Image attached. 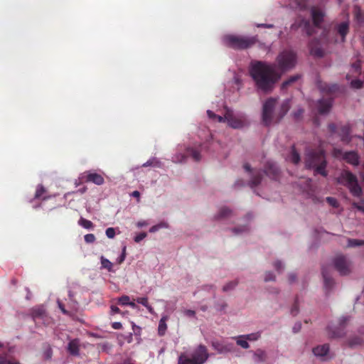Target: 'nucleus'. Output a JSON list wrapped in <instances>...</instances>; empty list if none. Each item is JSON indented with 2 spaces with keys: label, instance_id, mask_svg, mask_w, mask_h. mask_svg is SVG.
Masks as SVG:
<instances>
[{
  "label": "nucleus",
  "instance_id": "nucleus-51",
  "mask_svg": "<svg viewBox=\"0 0 364 364\" xmlns=\"http://www.w3.org/2000/svg\"><path fill=\"white\" fill-rule=\"evenodd\" d=\"M158 164H159V162L155 159H151V160H149L147 161L146 163H144L143 164V166L144 167H147V166H157Z\"/></svg>",
  "mask_w": 364,
  "mask_h": 364
},
{
  "label": "nucleus",
  "instance_id": "nucleus-20",
  "mask_svg": "<svg viewBox=\"0 0 364 364\" xmlns=\"http://www.w3.org/2000/svg\"><path fill=\"white\" fill-rule=\"evenodd\" d=\"M253 353V360L257 363H264L267 360V353L261 349L258 348L255 351L252 352Z\"/></svg>",
  "mask_w": 364,
  "mask_h": 364
},
{
  "label": "nucleus",
  "instance_id": "nucleus-4",
  "mask_svg": "<svg viewBox=\"0 0 364 364\" xmlns=\"http://www.w3.org/2000/svg\"><path fill=\"white\" fill-rule=\"evenodd\" d=\"M319 90L329 97L322 98L317 102L318 112L321 114H327L330 112L333 104V96L340 92L341 87L337 84L320 83Z\"/></svg>",
  "mask_w": 364,
  "mask_h": 364
},
{
  "label": "nucleus",
  "instance_id": "nucleus-19",
  "mask_svg": "<svg viewBox=\"0 0 364 364\" xmlns=\"http://www.w3.org/2000/svg\"><path fill=\"white\" fill-rule=\"evenodd\" d=\"M350 126L349 124H345L341 127L339 129V135L341 141L345 143H349L350 141Z\"/></svg>",
  "mask_w": 364,
  "mask_h": 364
},
{
  "label": "nucleus",
  "instance_id": "nucleus-18",
  "mask_svg": "<svg viewBox=\"0 0 364 364\" xmlns=\"http://www.w3.org/2000/svg\"><path fill=\"white\" fill-rule=\"evenodd\" d=\"M85 182H92L96 185H102L104 183V178L97 173H88L83 176Z\"/></svg>",
  "mask_w": 364,
  "mask_h": 364
},
{
  "label": "nucleus",
  "instance_id": "nucleus-42",
  "mask_svg": "<svg viewBox=\"0 0 364 364\" xmlns=\"http://www.w3.org/2000/svg\"><path fill=\"white\" fill-rule=\"evenodd\" d=\"M163 228H168V225L166 223H161L159 224L152 226L150 228L149 232H155L158 231L159 229Z\"/></svg>",
  "mask_w": 364,
  "mask_h": 364
},
{
  "label": "nucleus",
  "instance_id": "nucleus-23",
  "mask_svg": "<svg viewBox=\"0 0 364 364\" xmlns=\"http://www.w3.org/2000/svg\"><path fill=\"white\" fill-rule=\"evenodd\" d=\"M322 275L323 277L324 281V287L327 291H330L333 285H334V280L333 279L328 275L326 270L323 268L322 269Z\"/></svg>",
  "mask_w": 364,
  "mask_h": 364
},
{
  "label": "nucleus",
  "instance_id": "nucleus-17",
  "mask_svg": "<svg viewBox=\"0 0 364 364\" xmlns=\"http://www.w3.org/2000/svg\"><path fill=\"white\" fill-rule=\"evenodd\" d=\"M264 173L270 178L276 179L279 176V169L275 163L267 161L264 166Z\"/></svg>",
  "mask_w": 364,
  "mask_h": 364
},
{
  "label": "nucleus",
  "instance_id": "nucleus-32",
  "mask_svg": "<svg viewBox=\"0 0 364 364\" xmlns=\"http://www.w3.org/2000/svg\"><path fill=\"white\" fill-rule=\"evenodd\" d=\"M290 161L294 164H297L300 161V155L296 151L294 146L291 147Z\"/></svg>",
  "mask_w": 364,
  "mask_h": 364
},
{
  "label": "nucleus",
  "instance_id": "nucleus-63",
  "mask_svg": "<svg viewBox=\"0 0 364 364\" xmlns=\"http://www.w3.org/2000/svg\"><path fill=\"white\" fill-rule=\"evenodd\" d=\"M304 110L303 109H299L296 112L294 113L295 118L298 119L299 118L301 114H303Z\"/></svg>",
  "mask_w": 364,
  "mask_h": 364
},
{
  "label": "nucleus",
  "instance_id": "nucleus-1",
  "mask_svg": "<svg viewBox=\"0 0 364 364\" xmlns=\"http://www.w3.org/2000/svg\"><path fill=\"white\" fill-rule=\"evenodd\" d=\"M275 65L263 61L252 63L250 74L258 91L264 94L272 92L281 75L276 71Z\"/></svg>",
  "mask_w": 364,
  "mask_h": 364
},
{
  "label": "nucleus",
  "instance_id": "nucleus-48",
  "mask_svg": "<svg viewBox=\"0 0 364 364\" xmlns=\"http://www.w3.org/2000/svg\"><path fill=\"white\" fill-rule=\"evenodd\" d=\"M129 297L128 296H122L120 298H119V304L121 305H128L129 304Z\"/></svg>",
  "mask_w": 364,
  "mask_h": 364
},
{
  "label": "nucleus",
  "instance_id": "nucleus-28",
  "mask_svg": "<svg viewBox=\"0 0 364 364\" xmlns=\"http://www.w3.org/2000/svg\"><path fill=\"white\" fill-rule=\"evenodd\" d=\"M299 78H300L299 75H295L291 76L287 80H285L282 82L281 89L282 90H287L290 85H291L294 82L297 81Z\"/></svg>",
  "mask_w": 364,
  "mask_h": 364
},
{
  "label": "nucleus",
  "instance_id": "nucleus-27",
  "mask_svg": "<svg viewBox=\"0 0 364 364\" xmlns=\"http://www.w3.org/2000/svg\"><path fill=\"white\" fill-rule=\"evenodd\" d=\"M187 154L191 156L195 161H199L201 159L200 150L196 148H188L187 149Z\"/></svg>",
  "mask_w": 364,
  "mask_h": 364
},
{
  "label": "nucleus",
  "instance_id": "nucleus-21",
  "mask_svg": "<svg viewBox=\"0 0 364 364\" xmlns=\"http://www.w3.org/2000/svg\"><path fill=\"white\" fill-rule=\"evenodd\" d=\"M68 350L72 355H78L80 351V343L78 339L70 341L68 346Z\"/></svg>",
  "mask_w": 364,
  "mask_h": 364
},
{
  "label": "nucleus",
  "instance_id": "nucleus-35",
  "mask_svg": "<svg viewBox=\"0 0 364 364\" xmlns=\"http://www.w3.org/2000/svg\"><path fill=\"white\" fill-rule=\"evenodd\" d=\"M237 284H238L237 280L231 281L223 286V291L225 292H227L230 290H232L237 287Z\"/></svg>",
  "mask_w": 364,
  "mask_h": 364
},
{
  "label": "nucleus",
  "instance_id": "nucleus-38",
  "mask_svg": "<svg viewBox=\"0 0 364 364\" xmlns=\"http://www.w3.org/2000/svg\"><path fill=\"white\" fill-rule=\"evenodd\" d=\"M46 192V188L43 185H38L36 188V191L35 193V198L39 199L43 197V195Z\"/></svg>",
  "mask_w": 364,
  "mask_h": 364
},
{
  "label": "nucleus",
  "instance_id": "nucleus-49",
  "mask_svg": "<svg viewBox=\"0 0 364 364\" xmlns=\"http://www.w3.org/2000/svg\"><path fill=\"white\" fill-rule=\"evenodd\" d=\"M298 312H299V306H298V301L296 299L293 306L291 307V314L293 316H296L298 314Z\"/></svg>",
  "mask_w": 364,
  "mask_h": 364
},
{
  "label": "nucleus",
  "instance_id": "nucleus-11",
  "mask_svg": "<svg viewBox=\"0 0 364 364\" xmlns=\"http://www.w3.org/2000/svg\"><path fill=\"white\" fill-rule=\"evenodd\" d=\"M349 320V316H342L339 318L337 326H328L327 327L328 336L331 338L343 337L346 334L344 330Z\"/></svg>",
  "mask_w": 364,
  "mask_h": 364
},
{
  "label": "nucleus",
  "instance_id": "nucleus-50",
  "mask_svg": "<svg viewBox=\"0 0 364 364\" xmlns=\"http://www.w3.org/2000/svg\"><path fill=\"white\" fill-rule=\"evenodd\" d=\"M274 279H275V276L272 272H266L265 277H264L265 282L273 281Z\"/></svg>",
  "mask_w": 364,
  "mask_h": 364
},
{
  "label": "nucleus",
  "instance_id": "nucleus-56",
  "mask_svg": "<svg viewBox=\"0 0 364 364\" xmlns=\"http://www.w3.org/2000/svg\"><path fill=\"white\" fill-rule=\"evenodd\" d=\"M112 327L113 329L119 330L122 328V324L120 322H114L112 323Z\"/></svg>",
  "mask_w": 364,
  "mask_h": 364
},
{
  "label": "nucleus",
  "instance_id": "nucleus-43",
  "mask_svg": "<svg viewBox=\"0 0 364 364\" xmlns=\"http://www.w3.org/2000/svg\"><path fill=\"white\" fill-rule=\"evenodd\" d=\"M351 67H352L353 70H354V72H355L357 73H360V70H361L360 60H358L355 62H354L353 63H352Z\"/></svg>",
  "mask_w": 364,
  "mask_h": 364
},
{
  "label": "nucleus",
  "instance_id": "nucleus-64",
  "mask_svg": "<svg viewBox=\"0 0 364 364\" xmlns=\"http://www.w3.org/2000/svg\"><path fill=\"white\" fill-rule=\"evenodd\" d=\"M295 279H296V275L294 274H289V281L290 283L294 282L295 281Z\"/></svg>",
  "mask_w": 364,
  "mask_h": 364
},
{
  "label": "nucleus",
  "instance_id": "nucleus-31",
  "mask_svg": "<svg viewBox=\"0 0 364 364\" xmlns=\"http://www.w3.org/2000/svg\"><path fill=\"white\" fill-rule=\"evenodd\" d=\"M136 301L138 303V304H140L141 305H143L144 306H145L147 310L149 311V313L151 314H153L154 313V309L153 307L149 304V301H148V299L147 297H138L136 299Z\"/></svg>",
  "mask_w": 364,
  "mask_h": 364
},
{
  "label": "nucleus",
  "instance_id": "nucleus-5",
  "mask_svg": "<svg viewBox=\"0 0 364 364\" xmlns=\"http://www.w3.org/2000/svg\"><path fill=\"white\" fill-rule=\"evenodd\" d=\"M224 43L228 47L235 50H245L255 46L258 42L257 36H245L227 35L224 37Z\"/></svg>",
  "mask_w": 364,
  "mask_h": 364
},
{
  "label": "nucleus",
  "instance_id": "nucleus-47",
  "mask_svg": "<svg viewBox=\"0 0 364 364\" xmlns=\"http://www.w3.org/2000/svg\"><path fill=\"white\" fill-rule=\"evenodd\" d=\"M326 201L328 202V203L330 205H331L333 208H337L338 206V203L337 200L334 198L327 197Z\"/></svg>",
  "mask_w": 364,
  "mask_h": 364
},
{
  "label": "nucleus",
  "instance_id": "nucleus-55",
  "mask_svg": "<svg viewBox=\"0 0 364 364\" xmlns=\"http://www.w3.org/2000/svg\"><path fill=\"white\" fill-rule=\"evenodd\" d=\"M258 28H272L274 27L273 24L269 23H259L257 25Z\"/></svg>",
  "mask_w": 364,
  "mask_h": 364
},
{
  "label": "nucleus",
  "instance_id": "nucleus-6",
  "mask_svg": "<svg viewBox=\"0 0 364 364\" xmlns=\"http://www.w3.org/2000/svg\"><path fill=\"white\" fill-rule=\"evenodd\" d=\"M209 358L207 348L200 344L192 353L191 357L182 353L178 357V364H203Z\"/></svg>",
  "mask_w": 364,
  "mask_h": 364
},
{
  "label": "nucleus",
  "instance_id": "nucleus-10",
  "mask_svg": "<svg viewBox=\"0 0 364 364\" xmlns=\"http://www.w3.org/2000/svg\"><path fill=\"white\" fill-rule=\"evenodd\" d=\"M333 264L341 275H348L351 272L352 262L345 255H336L333 259Z\"/></svg>",
  "mask_w": 364,
  "mask_h": 364
},
{
  "label": "nucleus",
  "instance_id": "nucleus-58",
  "mask_svg": "<svg viewBox=\"0 0 364 364\" xmlns=\"http://www.w3.org/2000/svg\"><path fill=\"white\" fill-rule=\"evenodd\" d=\"M353 205L357 208L358 210L364 213V205H360L359 203H353Z\"/></svg>",
  "mask_w": 364,
  "mask_h": 364
},
{
  "label": "nucleus",
  "instance_id": "nucleus-46",
  "mask_svg": "<svg viewBox=\"0 0 364 364\" xmlns=\"http://www.w3.org/2000/svg\"><path fill=\"white\" fill-rule=\"evenodd\" d=\"M84 239L87 243H92L95 241L96 237L94 234L90 233L85 235Z\"/></svg>",
  "mask_w": 364,
  "mask_h": 364
},
{
  "label": "nucleus",
  "instance_id": "nucleus-16",
  "mask_svg": "<svg viewBox=\"0 0 364 364\" xmlns=\"http://www.w3.org/2000/svg\"><path fill=\"white\" fill-rule=\"evenodd\" d=\"M343 159L348 164L354 166H358L360 163V157L358 153L353 151L345 152L343 155Z\"/></svg>",
  "mask_w": 364,
  "mask_h": 364
},
{
  "label": "nucleus",
  "instance_id": "nucleus-62",
  "mask_svg": "<svg viewBox=\"0 0 364 364\" xmlns=\"http://www.w3.org/2000/svg\"><path fill=\"white\" fill-rule=\"evenodd\" d=\"M243 168L244 169L247 171V172H251L252 171V168H251V166L246 163L243 165Z\"/></svg>",
  "mask_w": 364,
  "mask_h": 364
},
{
  "label": "nucleus",
  "instance_id": "nucleus-57",
  "mask_svg": "<svg viewBox=\"0 0 364 364\" xmlns=\"http://www.w3.org/2000/svg\"><path fill=\"white\" fill-rule=\"evenodd\" d=\"M184 314L187 316H195L196 312L193 310L187 309L184 311Z\"/></svg>",
  "mask_w": 364,
  "mask_h": 364
},
{
  "label": "nucleus",
  "instance_id": "nucleus-7",
  "mask_svg": "<svg viewBox=\"0 0 364 364\" xmlns=\"http://www.w3.org/2000/svg\"><path fill=\"white\" fill-rule=\"evenodd\" d=\"M338 182L346 186L353 196H361L362 188L358 184L357 177L350 171L343 170L338 178Z\"/></svg>",
  "mask_w": 364,
  "mask_h": 364
},
{
  "label": "nucleus",
  "instance_id": "nucleus-26",
  "mask_svg": "<svg viewBox=\"0 0 364 364\" xmlns=\"http://www.w3.org/2000/svg\"><path fill=\"white\" fill-rule=\"evenodd\" d=\"M262 176L259 171H258L257 173H254L252 175L251 179L249 181L250 186L251 188H255V187L259 186L262 182Z\"/></svg>",
  "mask_w": 364,
  "mask_h": 364
},
{
  "label": "nucleus",
  "instance_id": "nucleus-60",
  "mask_svg": "<svg viewBox=\"0 0 364 364\" xmlns=\"http://www.w3.org/2000/svg\"><path fill=\"white\" fill-rule=\"evenodd\" d=\"M215 120H217L219 122H226L225 114H224V117L217 115V117H215Z\"/></svg>",
  "mask_w": 364,
  "mask_h": 364
},
{
  "label": "nucleus",
  "instance_id": "nucleus-8",
  "mask_svg": "<svg viewBox=\"0 0 364 364\" xmlns=\"http://www.w3.org/2000/svg\"><path fill=\"white\" fill-rule=\"evenodd\" d=\"M311 14L313 21V25L309 20L303 19L301 22V26H303L304 31L307 36H310L315 33V28H320L322 22L323 21L324 13L316 8H313L311 10Z\"/></svg>",
  "mask_w": 364,
  "mask_h": 364
},
{
  "label": "nucleus",
  "instance_id": "nucleus-40",
  "mask_svg": "<svg viewBox=\"0 0 364 364\" xmlns=\"http://www.w3.org/2000/svg\"><path fill=\"white\" fill-rule=\"evenodd\" d=\"M364 245V240H357V239H349L348 240V246L350 247H357Z\"/></svg>",
  "mask_w": 364,
  "mask_h": 364
},
{
  "label": "nucleus",
  "instance_id": "nucleus-9",
  "mask_svg": "<svg viewBox=\"0 0 364 364\" xmlns=\"http://www.w3.org/2000/svg\"><path fill=\"white\" fill-rule=\"evenodd\" d=\"M276 62L277 68L282 72H286L295 67L296 55L292 50H285L278 55Z\"/></svg>",
  "mask_w": 364,
  "mask_h": 364
},
{
  "label": "nucleus",
  "instance_id": "nucleus-44",
  "mask_svg": "<svg viewBox=\"0 0 364 364\" xmlns=\"http://www.w3.org/2000/svg\"><path fill=\"white\" fill-rule=\"evenodd\" d=\"M247 230H248V228L246 225H244V226H242L240 228H232L231 230L234 234L237 235V234L246 232V231H247Z\"/></svg>",
  "mask_w": 364,
  "mask_h": 364
},
{
  "label": "nucleus",
  "instance_id": "nucleus-13",
  "mask_svg": "<svg viewBox=\"0 0 364 364\" xmlns=\"http://www.w3.org/2000/svg\"><path fill=\"white\" fill-rule=\"evenodd\" d=\"M309 48L311 55L321 58L324 55V50L321 46L320 41L318 38H313L309 43Z\"/></svg>",
  "mask_w": 364,
  "mask_h": 364
},
{
  "label": "nucleus",
  "instance_id": "nucleus-59",
  "mask_svg": "<svg viewBox=\"0 0 364 364\" xmlns=\"http://www.w3.org/2000/svg\"><path fill=\"white\" fill-rule=\"evenodd\" d=\"M207 114H208L209 118H210V119H212L213 120H215V117L218 115V114H215L213 112H212L210 110H208L207 111Z\"/></svg>",
  "mask_w": 364,
  "mask_h": 364
},
{
  "label": "nucleus",
  "instance_id": "nucleus-37",
  "mask_svg": "<svg viewBox=\"0 0 364 364\" xmlns=\"http://www.w3.org/2000/svg\"><path fill=\"white\" fill-rule=\"evenodd\" d=\"M0 364H21L16 360H10L7 358V355H0Z\"/></svg>",
  "mask_w": 364,
  "mask_h": 364
},
{
  "label": "nucleus",
  "instance_id": "nucleus-45",
  "mask_svg": "<svg viewBox=\"0 0 364 364\" xmlns=\"http://www.w3.org/2000/svg\"><path fill=\"white\" fill-rule=\"evenodd\" d=\"M105 234L108 238L112 239L116 234L115 229L114 228H108L105 231Z\"/></svg>",
  "mask_w": 364,
  "mask_h": 364
},
{
  "label": "nucleus",
  "instance_id": "nucleus-52",
  "mask_svg": "<svg viewBox=\"0 0 364 364\" xmlns=\"http://www.w3.org/2000/svg\"><path fill=\"white\" fill-rule=\"evenodd\" d=\"M146 232H141L139 234H138L135 237H134V241L136 242H141L142 240H144L146 237Z\"/></svg>",
  "mask_w": 364,
  "mask_h": 364
},
{
  "label": "nucleus",
  "instance_id": "nucleus-2",
  "mask_svg": "<svg viewBox=\"0 0 364 364\" xmlns=\"http://www.w3.org/2000/svg\"><path fill=\"white\" fill-rule=\"evenodd\" d=\"M276 100L274 98H269L263 105L262 110V122L264 125L269 126L272 122H279L284 115L288 112L289 109V102H284L281 107L279 113L277 114L275 120L274 119L273 111L276 105Z\"/></svg>",
  "mask_w": 364,
  "mask_h": 364
},
{
  "label": "nucleus",
  "instance_id": "nucleus-36",
  "mask_svg": "<svg viewBox=\"0 0 364 364\" xmlns=\"http://www.w3.org/2000/svg\"><path fill=\"white\" fill-rule=\"evenodd\" d=\"M101 264L103 268L107 269L109 272L112 271L113 267L112 263L103 256L101 257Z\"/></svg>",
  "mask_w": 364,
  "mask_h": 364
},
{
  "label": "nucleus",
  "instance_id": "nucleus-25",
  "mask_svg": "<svg viewBox=\"0 0 364 364\" xmlns=\"http://www.w3.org/2000/svg\"><path fill=\"white\" fill-rule=\"evenodd\" d=\"M168 319V316L165 315V316H163L159 321V326H158V334L160 336H163L166 333V331L167 330L166 321Z\"/></svg>",
  "mask_w": 364,
  "mask_h": 364
},
{
  "label": "nucleus",
  "instance_id": "nucleus-61",
  "mask_svg": "<svg viewBox=\"0 0 364 364\" xmlns=\"http://www.w3.org/2000/svg\"><path fill=\"white\" fill-rule=\"evenodd\" d=\"M111 311L112 314H119L120 312V309L116 306H111Z\"/></svg>",
  "mask_w": 364,
  "mask_h": 364
},
{
  "label": "nucleus",
  "instance_id": "nucleus-54",
  "mask_svg": "<svg viewBox=\"0 0 364 364\" xmlns=\"http://www.w3.org/2000/svg\"><path fill=\"white\" fill-rule=\"evenodd\" d=\"M328 128L331 133L334 134L336 132L337 127L335 124H333V123L329 124L328 126Z\"/></svg>",
  "mask_w": 364,
  "mask_h": 364
},
{
  "label": "nucleus",
  "instance_id": "nucleus-34",
  "mask_svg": "<svg viewBox=\"0 0 364 364\" xmlns=\"http://www.w3.org/2000/svg\"><path fill=\"white\" fill-rule=\"evenodd\" d=\"M241 337L250 341H257L261 337V333L256 332L250 334L241 335Z\"/></svg>",
  "mask_w": 364,
  "mask_h": 364
},
{
  "label": "nucleus",
  "instance_id": "nucleus-29",
  "mask_svg": "<svg viewBox=\"0 0 364 364\" xmlns=\"http://www.w3.org/2000/svg\"><path fill=\"white\" fill-rule=\"evenodd\" d=\"M363 340L360 336H354L348 341V346L350 348H355L358 346L362 345Z\"/></svg>",
  "mask_w": 364,
  "mask_h": 364
},
{
  "label": "nucleus",
  "instance_id": "nucleus-41",
  "mask_svg": "<svg viewBox=\"0 0 364 364\" xmlns=\"http://www.w3.org/2000/svg\"><path fill=\"white\" fill-rule=\"evenodd\" d=\"M363 81L359 79L353 80L350 82V86L354 89H360L363 87Z\"/></svg>",
  "mask_w": 364,
  "mask_h": 364
},
{
  "label": "nucleus",
  "instance_id": "nucleus-3",
  "mask_svg": "<svg viewBox=\"0 0 364 364\" xmlns=\"http://www.w3.org/2000/svg\"><path fill=\"white\" fill-rule=\"evenodd\" d=\"M326 160L325 152L322 149H315L309 151L305 159V165L308 168H314L316 173L321 174L323 176L328 175L326 171Z\"/></svg>",
  "mask_w": 364,
  "mask_h": 364
},
{
  "label": "nucleus",
  "instance_id": "nucleus-14",
  "mask_svg": "<svg viewBox=\"0 0 364 364\" xmlns=\"http://www.w3.org/2000/svg\"><path fill=\"white\" fill-rule=\"evenodd\" d=\"M212 346L219 353H229L234 350V345L232 343H220L218 341H213Z\"/></svg>",
  "mask_w": 364,
  "mask_h": 364
},
{
  "label": "nucleus",
  "instance_id": "nucleus-24",
  "mask_svg": "<svg viewBox=\"0 0 364 364\" xmlns=\"http://www.w3.org/2000/svg\"><path fill=\"white\" fill-rule=\"evenodd\" d=\"M232 215V210L227 207H222L218 213L215 216V220L229 218Z\"/></svg>",
  "mask_w": 364,
  "mask_h": 364
},
{
  "label": "nucleus",
  "instance_id": "nucleus-53",
  "mask_svg": "<svg viewBox=\"0 0 364 364\" xmlns=\"http://www.w3.org/2000/svg\"><path fill=\"white\" fill-rule=\"evenodd\" d=\"M274 267L276 269L277 271L278 272H281L283 269H284V267H283V264L282 263L281 261H276L274 263Z\"/></svg>",
  "mask_w": 364,
  "mask_h": 364
},
{
  "label": "nucleus",
  "instance_id": "nucleus-15",
  "mask_svg": "<svg viewBox=\"0 0 364 364\" xmlns=\"http://www.w3.org/2000/svg\"><path fill=\"white\" fill-rule=\"evenodd\" d=\"M335 30L336 31V33L341 37V41L345 42L346 37L349 33V22L347 21L338 23L335 26Z\"/></svg>",
  "mask_w": 364,
  "mask_h": 364
},
{
  "label": "nucleus",
  "instance_id": "nucleus-30",
  "mask_svg": "<svg viewBox=\"0 0 364 364\" xmlns=\"http://www.w3.org/2000/svg\"><path fill=\"white\" fill-rule=\"evenodd\" d=\"M45 316V311L41 308L33 309L32 311V317L35 322L39 318H43Z\"/></svg>",
  "mask_w": 364,
  "mask_h": 364
},
{
  "label": "nucleus",
  "instance_id": "nucleus-22",
  "mask_svg": "<svg viewBox=\"0 0 364 364\" xmlns=\"http://www.w3.org/2000/svg\"><path fill=\"white\" fill-rule=\"evenodd\" d=\"M329 351V346L328 344H323L321 346H318L313 348V353L314 355L317 357H324L327 355Z\"/></svg>",
  "mask_w": 364,
  "mask_h": 364
},
{
  "label": "nucleus",
  "instance_id": "nucleus-12",
  "mask_svg": "<svg viewBox=\"0 0 364 364\" xmlns=\"http://www.w3.org/2000/svg\"><path fill=\"white\" fill-rule=\"evenodd\" d=\"M225 119L228 124L232 128L240 129L245 125L244 117L235 115L233 112L228 108H225Z\"/></svg>",
  "mask_w": 364,
  "mask_h": 364
},
{
  "label": "nucleus",
  "instance_id": "nucleus-39",
  "mask_svg": "<svg viewBox=\"0 0 364 364\" xmlns=\"http://www.w3.org/2000/svg\"><path fill=\"white\" fill-rule=\"evenodd\" d=\"M79 224L86 229H90L93 228V223L87 219L81 218L79 220Z\"/></svg>",
  "mask_w": 364,
  "mask_h": 364
},
{
  "label": "nucleus",
  "instance_id": "nucleus-33",
  "mask_svg": "<svg viewBox=\"0 0 364 364\" xmlns=\"http://www.w3.org/2000/svg\"><path fill=\"white\" fill-rule=\"evenodd\" d=\"M233 338L236 341V343L242 348L247 349L250 348V344L247 342V340H245L242 337H241V335L239 336L234 337Z\"/></svg>",
  "mask_w": 364,
  "mask_h": 364
}]
</instances>
